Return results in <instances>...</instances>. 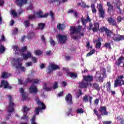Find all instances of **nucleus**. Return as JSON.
Listing matches in <instances>:
<instances>
[{
    "mask_svg": "<svg viewBox=\"0 0 124 124\" xmlns=\"http://www.w3.org/2000/svg\"><path fill=\"white\" fill-rule=\"evenodd\" d=\"M102 31H103L106 32L107 34L108 38L112 37L115 41H120L122 39H124V36H120L118 35H114L111 31H108V29L103 27L101 28Z\"/></svg>",
    "mask_w": 124,
    "mask_h": 124,
    "instance_id": "obj_1",
    "label": "nucleus"
},
{
    "mask_svg": "<svg viewBox=\"0 0 124 124\" xmlns=\"http://www.w3.org/2000/svg\"><path fill=\"white\" fill-rule=\"evenodd\" d=\"M36 102L38 105V106H42V107H37L35 108V113L36 115H39V112H42V110H44L46 109V106L44 104V103L41 102L40 100H39V98L36 97Z\"/></svg>",
    "mask_w": 124,
    "mask_h": 124,
    "instance_id": "obj_2",
    "label": "nucleus"
},
{
    "mask_svg": "<svg viewBox=\"0 0 124 124\" xmlns=\"http://www.w3.org/2000/svg\"><path fill=\"white\" fill-rule=\"evenodd\" d=\"M9 98V105L8 106V113H12L14 111V106L15 104L13 102V99H12V96L10 95H8Z\"/></svg>",
    "mask_w": 124,
    "mask_h": 124,
    "instance_id": "obj_3",
    "label": "nucleus"
},
{
    "mask_svg": "<svg viewBox=\"0 0 124 124\" xmlns=\"http://www.w3.org/2000/svg\"><path fill=\"white\" fill-rule=\"evenodd\" d=\"M58 38L59 43L60 44H65L67 41V36L66 35H62L58 34L56 36Z\"/></svg>",
    "mask_w": 124,
    "mask_h": 124,
    "instance_id": "obj_4",
    "label": "nucleus"
},
{
    "mask_svg": "<svg viewBox=\"0 0 124 124\" xmlns=\"http://www.w3.org/2000/svg\"><path fill=\"white\" fill-rule=\"evenodd\" d=\"M123 79H124V76L118 77L117 78L116 80L114 82V88H117L119 85L122 86V85H124V81Z\"/></svg>",
    "mask_w": 124,
    "mask_h": 124,
    "instance_id": "obj_5",
    "label": "nucleus"
},
{
    "mask_svg": "<svg viewBox=\"0 0 124 124\" xmlns=\"http://www.w3.org/2000/svg\"><path fill=\"white\" fill-rule=\"evenodd\" d=\"M60 69V66L54 64H51L48 66L47 74H51L54 70Z\"/></svg>",
    "mask_w": 124,
    "mask_h": 124,
    "instance_id": "obj_6",
    "label": "nucleus"
},
{
    "mask_svg": "<svg viewBox=\"0 0 124 124\" xmlns=\"http://www.w3.org/2000/svg\"><path fill=\"white\" fill-rule=\"evenodd\" d=\"M23 112L25 113V114L21 117V120H26V121H28L29 120V116H28V113L27 112H29V111H30V110H31V109L28 107H27V106H24L23 108Z\"/></svg>",
    "mask_w": 124,
    "mask_h": 124,
    "instance_id": "obj_7",
    "label": "nucleus"
},
{
    "mask_svg": "<svg viewBox=\"0 0 124 124\" xmlns=\"http://www.w3.org/2000/svg\"><path fill=\"white\" fill-rule=\"evenodd\" d=\"M2 87H4V89H8L9 90H11V89H12V86L9 85V83H8V82L7 81H1L0 88H2Z\"/></svg>",
    "mask_w": 124,
    "mask_h": 124,
    "instance_id": "obj_8",
    "label": "nucleus"
},
{
    "mask_svg": "<svg viewBox=\"0 0 124 124\" xmlns=\"http://www.w3.org/2000/svg\"><path fill=\"white\" fill-rule=\"evenodd\" d=\"M97 8L99 11V17L100 18H104V15L105 14V12L103 10L102 5H101V4L98 5Z\"/></svg>",
    "mask_w": 124,
    "mask_h": 124,
    "instance_id": "obj_9",
    "label": "nucleus"
},
{
    "mask_svg": "<svg viewBox=\"0 0 124 124\" xmlns=\"http://www.w3.org/2000/svg\"><path fill=\"white\" fill-rule=\"evenodd\" d=\"M31 82H33L34 84H38L39 82H40V80L39 79H35L34 80L31 79L30 78H28L26 79L25 81L23 83L24 86H27L29 83H31Z\"/></svg>",
    "mask_w": 124,
    "mask_h": 124,
    "instance_id": "obj_10",
    "label": "nucleus"
},
{
    "mask_svg": "<svg viewBox=\"0 0 124 124\" xmlns=\"http://www.w3.org/2000/svg\"><path fill=\"white\" fill-rule=\"evenodd\" d=\"M28 0H16V3L17 6H19L21 8L23 5L26 4Z\"/></svg>",
    "mask_w": 124,
    "mask_h": 124,
    "instance_id": "obj_11",
    "label": "nucleus"
},
{
    "mask_svg": "<svg viewBox=\"0 0 124 124\" xmlns=\"http://www.w3.org/2000/svg\"><path fill=\"white\" fill-rule=\"evenodd\" d=\"M70 33L71 35L78 34V28H76L75 26H70Z\"/></svg>",
    "mask_w": 124,
    "mask_h": 124,
    "instance_id": "obj_12",
    "label": "nucleus"
},
{
    "mask_svg": "<svg viewBox=\"0 0 124 124\" xmlns=\"http://www.w3.org/2000/svg\"><path fill=\"white\" fill-rule=\"evenodd\" d=\"M66 102L68 104H72V95L70 93L66 95L65 97Z\"/></svg>",
    "mask_w": 124,
    "mask_h": 124,
    "instance_id": "obj_13",
    "label": "nucleus"
},
{
    "mask_svg": "<svg viewBox=\"0 0 124 124\" xmlns=\"http://www.w3.org/2000/svg\"><path fill=\"white\" fill-rule=\"evenodd\" d=\"M29 93H37V88H36V86H34L33 85H31L29 88Z\"/></svg>",
    "mask_w": 124,
    "mask_h": 124,
    "instance_id": "obj_14",
    "label": "nucleus"
},
{
    "mask_svg": "<svg viewBox=\"0 0 124 124\" xmlns=\"http://www.w3.org/2000/svg\"><path fill=\"white\" fill-rule=\"evenodd\" d=\"M83 78L86 82H91L93 80V77L92 76H83Z\"/></svg>",
    "mask_w": 124,
    "mask_h": 124,
    "instance_id": "obj_15",
    "label": "nucleus"
},
{
    "mask_svg": "<svg viewBox=\"0 0 124 124\" xmlns=\"http://www.w3.org/2000/svg\"><path fill=\"white\" fill-rule=\"evenodd\" d=\"M81 22L83 26H84V28H86V24L87 22H91V18H90V16H89V15H87L86 19H85L84 18H81Z\"/></svg>",
    "mask_w": 124,
    "mask_h": 124,
    "instance_id": "obj_16",
    "label": "nucleus"
},
{
    "mask_svg": "<svg viewBox=\"0 0 124 124\" xmlns=\"http://www.w3.org/2000/svg\"><path fill=\"white\" fill-rule=\"evenodd\" d=\"M21 57H23V60L26 61L31 57V53L28 51L27 54H23V55H21Z\"/></svg>",
    "mask_w": 124,
    "mask_h": 124,
    "instance_id": "obj_17",
    "label": "nucleus"
},
{
    "mask_svg": "<svg viewBox=\"0 0 124 124\" xmlns=\"http://www.w3.org/2000/svg\"><path fill=\"white\" fill-rule=\"evenodd\" d=\"M89 98L90 104H92V100H93V97L90 96L89 95H85L83 98V100L84 102H89Z\"/></svg>",
    "mask_w": 124,
    "mask_h": 124,
    "instance_id": "obj_18",
    "label": "nucleus"
},
{
    "mask_svg": "<svg viewBox=\"0 0 124 124\" xmlns=\"http://www.w3.org/2000/svg\"><path fill=\"white\" fill-rule=\"evenodd\" d=\"M78 1H81L78 3V6H81L83 8H89L90 6L87 5L85 2H84L82 0H78Z\"/></svg>",
    "mask_w": 124,
    "mask_h": 124,
    "instance_id": "obj_19",
    "label": "nucleus"
},
{
    "mask_svg": "<svg viewBox=\"0 0 124 124\" xmlns=\"http://www.w3.org/2000/svg\"><path fill=\"white\" fill-rule=\"evenodd\" d=\"M78 32L79 33V36H83L85 32V28H82V26H79L78 27Z\"/></svg>",
    "mask_w": 124,
    "mask_h": 124,
    "instance_id": "obj_20",
    "label": "nucleus"
},
{
    "mask_svg": "<svg viewBox=\"0 0 124 124\" xmlns=\"http://www.w3.org/2000/svg\"><path fill=\"white\" fill-rule=\"evenodd\" d=\"M100 111L101 112V115H102V116H107V115H108V112L106 111V108L104 107H101Z\"/></svg>",
    "mask_w": 124,
    "mask_h": 124,
    "instance_id": "obj_21",
    "label": "nucleus"
},
{
    "mask_svg": "<svg viewBox=\"0 0 124 124\" xmlns=\"http://www.w3.org/2000/svg\"><path fill=\"white\" fill-rule=\"evenodd\" d=\"M100 76V73H99V72H97L95 77L96 80V81H99V82H103V78Z\"/></svg>",
    "mask_w": 124,
    "mask_h": 124,
    "instance_id": "obj_22",
    "label": "nucleus"
},
{
    "mask_svg": "<svg viewBox=\"0 0 124 124\" xmlns=\"http://www.w3.org/2000/svg\"><path fill=\"white\" fill-rule=\"evenodd\" d=\"M108 23L110 24V25H112V26H115V27H118V25H117V22H116V21H115L113 18L110 17V18H108Z\"/></svg>",
    "mask_w": 124,
    "mask_h": 124,
    "instance_id": "obj_23",
    "label": "nucleus"
},
{
    "mask_svg": "<svg viewBox=\"0 0 124 124\" xmlns=\"http://www.w3.org/2000/svg\"><path fill=\"white\" fill-rule=\"evenodd\" d=\"M57 29L59 31H63L65 29V25L64 24L59 23L57 24Z\"/></svg>",
    "mask_w": 124,
    "mask_h": 124,
    "instance_id": "obj_24",
    "label": "nucleus"
},
{
    "mask_svg": "<svg viewBox=\"0 0 124 124\" xmlns=\"http://www.w3.org/2000/svg\"><path fill=\"white\" fill-rule=\"evenodd\" d=\"M43 14V13L42 11H39L38 13H37L40 18H46V17H48V16L49 15V14H46L44 15H42Z\"/></svg>",
    "mask_w": 124,
    "mask_h": 124,
    "instance_id": "obj_25",
    "label": "nucleus"
},
{
    "mask_svg": "<svg viewBox=\"0 0 124 124\" xmlns=\"http://www.w3.org/2000/svg\"><path fill=\"white\" fill-rule=\"evenodd\" d=\"M44 28H45V23H39L38 24V30H44Z\"/></svg>",
    "mask_w": 124,
    "mask_h": 124,
    "instance_id": "obj_26",
    "label": "nucleus"
},
{
    "mask_svg": "<svg viewBox=\"0 0 124 124\" xmlns=\"http://www.w3.org/2000/svg\"><path fill=\"white\" fill-rule=\"evenodd\" d=\"M71 78H73V79H75V78H77V74L74 73H71V72H69L67 74Z\"/></svg>",
    "mask_w": 124,
    "mask_h": 124,
    "instance_id": "obj_27",
    "label": "nucleus"
},
{
    "mask_svg": "<svg viewBox=\"0 0 124 124\" xmlns=\"http://www.w3.org/2000/svg\"><path fill=\"white\" fill-rule=\"evenodd\" d=\"M100 47H101V43L100 42V38H98V40L97 41V43L96 44V48L97 49H100Z\"/></svg>",
    "mask_w": 124,
    "mask_h": 124,
    "instance_id": "obj_28",
    "label": "nucleus"
},
{
    "mask_svg": "<svg viewBox=\"0 0 124 124\" xmlns=\"http://www.w3.org/2000/svg\"><path fill=\"white\" fill-rule=\"evenodd\" d=\"M99 29V24L98 23H94V28L93 29V31H96Z\"/></svg>",
    "mask_w": 124,
    "mask_h": 124,
    "instance_id": "obj_29",
    "label": "nucleus"
},
{
    "mask_svg": "<svg viewBox=\"0 0 124 124\" xmlns=\"http://www.w3.org/2000/svg\"><path fill=\"white\" fill-rule=\"evenodd\" d=\"M28 19L29 20H30V21H32L35 20V19H36V16H35V15H30L28 16Z\"/></svg>",
    "mask_w": 124,
    "mask_h": 124,
    "instance_id": "obj_30",
    "label": "nucleus"
},
{
    "mask_svg": "<svg viewBox=\"0 0 124 124\" xmlns=\"http://www.w3.org/2000/svg\"><path fill=\"white\" fill-rule=\"evenodd\" d=\"M34 36V33L33 32H30L29 34H28L27 38L28 39H31L32 37Z\"/></svg>",
    "mask_w": 124,
    "mask_h": 124,
    "instance_id": "obj_31",
    "label": "nucleus"
},
{
    "mask_svg": "<svg viewBox=\"0 0 124 124\" xmlns=\"http://www.w3.org/2000/svg\"><path fill=\"white\" fill-rule=\"evenodd\" d=\"M88 87V83L82 82L79 83L80 88H87Z\"/></svg>",
    "mask_w": 124,
    "mask_h": 124,
    "instance_id": "obj_32",
    "label": "nucleus"
},
{
    "mask_svg": "<svg viewBox=\"0 0 124 124\" xmlns=\"http://www.w3.org/2000/svg\"><path fill=\"white\" fill-rule=\"evenodd\" d=\"M52 87H47V84H46V83L44 84V90L45 91H46V92H50L52 91Z\"/></svg>",
    "mask_w": 124,
    "mask_h": 124,
    "instance_id": "obj_33",
    "label": "nucleus"
},
{
    "mask_svg": "<svg viewBox=\"0 0 124 124\" xmlns=\"http://www.w3.org/2000/svg\"><path fill=\"white\" fill-rule=\"evenodd\" d=\"M22 98H23V100H26L27 98H28V93L25 92L24 93L21 94Z\"/></svg>",
    "mask_w": 124,
    "mask_h": 124,
    "instance_id": "obj_34",
    "label": "nucleus"
},
{
    "mask_svg": "<svg viewBox=\"0 0 124 124\" xmlns=\"http://www.w3.org/2000/svg\"><path fill=\"white\" fill-rule=\"evenodd\" d=\"M95 52V49H93L92 50H91L90 51L89 53H88L87 54V57H90V56H92V55H93Z\"/></svg>",
    "mask_w": 124,
    "mask_h": 124,
    "instance_id": "obj_35",
    "label": "nucleus"
},
{
    "mask_svg": "<svg viewBox=\"0 0 124 124\" xmlns=\"http://www.w3.org/2000/svg\"><path fill=\"white\" fill-rule=\"evenodd\" d=\"M27 50H28V47L27 46H24L21 48L19 51L20 53H25V52L27 51Z\"/></svg>",
    "mask_w": 124,
    "mask_h": 124,
    "instance_id": "obj_36",
    "label": "nucleus"
},
{
    "mask_svg": "<svg viewBox=\"0 0 124 124\" xmlns=\"http://www.w3.org/2000/svg\"><path fill=\"white\" fill-rule=\"evenodd\" d=\"M107 89L108 93H110V91H111V83L109 81L107 83Z\"/></svg>",
    "mask_w": 124,
    "mask_h": 124,
    "instance_id": "obj_37",
    "label": "nucleus"
},
{
    "mask_svg": "<svg viewBox=\"0 0 124 124\" xmlns=\"http://www.w3.org/2000/svg\"><path fill=\"white\" fill-rule=\"evenodd\" d=\"M35 115H33L31 119V124H37L35 122Z\"/></svg>",
    "mask_w": 124,
    "mask_h": 124,
    "instance_id": "obj_38",
    "label": "nucleus"
},
{
    "mask_svg": "<svg viewBox=\"0 0 124 124\" xmlns=\"http://www.w3.org/2000/svg\"><path fill=\"white\" fill-rule=\"evenodd\" d=\"M91 8L93 13H96V9L95 6H94V4H91Z\"/></svg>",
    "mask_w": 124,
    "mask_h": 124,
    "instance_id": "obj_39",
    "label": "nucleus"
},
{
    "mask_svg": "<svg viewBox=\"0 0 124 124\" xmlns=\"http://www.w3.org/2000/svg\"><path fill=\"white\" fill-rule=\"evenodd\" d=\"M3 52H5V48L3 46L0 44V53H3Z\"/></svg>",
    "mask_w": 124,
    "mask_h": 124,
    "instance_id": "obj_40",
    "label": "nucleus"
},
{
    "mask_svg": "<svg viewBox=\"0 0 124 124\" xmlns=\"http://www.w3.org/2000/svg\"><path fill=\"white\" fill-rule=\"evenodd\" d=\"M24 25L25 28H29V27H30V21L26 20L24 23Z\"/></svg>",
    "mask_w": 124,
    "mask_h": 124,
    "instance_id": "obj_41",
    "label": "nucleus"
},
{
    "mask_svg": "<svg viewBox=\"0 0 124 124\" xmlns=\"http://www.w3.org/2000/svg\"><path fill=\"white\" fill-rule=\"evenodd\" d=\"M124 57H121L119 58V59H118V65H120L121 64V63H123V61H124Z\"/></svg>",
    "mask_w": 124,
    "mask_h": 124,
    "instance_id": "obj_42",
    "label": "nucleus"
},
{
    "mask_svg": "<svg viewBox=\"0 0 124 124\" xmlns=\"http://www.w3.org/2000/svg\"><path fill=\"white\" fill-rule=\"evenodd\" d=\"M53 89H54V90H56V89H58V88H59V87L58 86V82L57 81H55L54 83L52 86Z\"/></svg>",
    "mask_w": 124,
    "mask_h": 124,
    "instance_id": "obj_43",
    "label": "nucleus"
},
{
    "mask_svg": "<svg viewBox=\"0 0 124 124\" xmlns=\"http://www.w3.org/2000/svg\"><path fill=\"white\" fill-rule=\"evenodd\" d=\"M11 13L14 17H17V16H18L17 13H16V12L14 10H12L11 11Z\"/></svg>",
    "mask_w": 124,
    "mask_h": 124,
    "instance_id": "obj_44",
    "label": "nucleus"
},
{
    "mask_svg": "<svg viewBox=\"0 0 124 124\" xmlns=\"http://www.w3.org/2000/svg\"><path fill=\"white\" fill-rule=\"evenodd\" d=\"M93 88H94V89H96L97 91H99L100 89H99V86H98V84L96 83H94L93 84Z\"/></svg>",
    "mask_w": 124,
    "mask_h": 124,
    "instance_id": "obj_45",
    "label": "nucleus"
},
{
    "mask_svg": "<svg viewBox=\"0 0 124 124\" xmlns=\"http://www.w3.org/2000/svg\"><path fill=\"white\" fill-rule=\"evenodd\" d=\"M35 53L37 56H40V55L42 54V51H41L40 50H35Z\"/></svg>",
    "mask_w": 124,
    "mask_h": 124,
    "instance_id": "obj_46",
    "label": "nucleus"
},
{
    "mask_svg": "<svg viewBox=\"0 0 124 124\" xmlns=\"http://www.w3.org/2000/svg\"><path fill=\"white\" fill-rule=\"evenodd\" d=\"M72 112V108L70 107L68 108V111L67 112V116H69Z\"/></svg>",
    "mask_w": 124,
    "mask_h": 124,
    "instance_id": "obj_47",
    "label": "nucleus"
},
{
    "mask_svg": "<svg viewBox=\"0 0 124 124\" xmlns=\"http://www.w3.org/2000/svg\"><path fill=\"white\" fill-rule=\"evenodd\" d=\"M59 2V4H61L62 3V2L59 1V0H50L49 2L50 3H54V2Z\"/></svg>",
    "mask_w": 124,
    "mask_h": 124,
    "instance_id": "obj_48",
    "label": "nucleus"
},
{
    "mask_svg": "<svg viewBox=\"0 0 124 124\" xmlns=\"http://www.w3.org/2000/svg\"><path fill=\"white\" fill-rule=\"evenodd\" d=\"M13 49L15 52H18L20 50V48H19V46H13Z\"/></svg>",
    "mask_w": 124,
    "mask_h": 124,
    "instance_id": "obj_49",
    "label": "nucleus"
},
{
    "mask_svg": "<svg viewBox=\"0 0 124 124\" xmlns=\"http://www.w3.org/2000/svg\"><path fill=\"white\" fill-rule=\"evenodd\" d=\"M49 42L51 46H55L56 45V42L53 39H51Z\"/></svg>",
    "mask_w": 124,
    "mask_h": 124,
    "instance_id": "obj_50",
    "label": "nucleus"
},
{
    "mask_svg": "<svg viewBox=\"0 0 124 124\" xmlns=\"http://www.w3.org/2000/svg\"><path fill=\"white\" fill-rule=\"evenodd\" d=\"M49 14L50 15V17L52 20H54L55 19V17H54V13H53V11H50Z\"/></svg>",
    "mask_w": 124,
    "mask_h": 124,
    "instance_id": "obj_51",
    "label": "nucleus"
},
{
    "mask_svg": "<svg viewBox=\"0 0 124 124\" xmlns=\"http://www.w3.org/2000/svg\"><path fill=\"white\" fill-rule=\"evenodd\" d=\"M105 46L106 47V48L110 49V48H111V45L109 43H107L105 44Z\"/></svg>",
    "mask_w": 124,
    "mask_h": 124,
    "instance_id": "obj_52",
    "label": "nucleus"
},
{
    "mask_svg": "<svg viewBox=\"0 0 124 124\" xmlns=\"http://www.w3.org/2000/svg\"><path fill=\"white\" fill-rule=\"evenodd\" d=\"M2 78H7V73L3 72L2 73Z\"/></svg>",
    "mask_w": 124,
    "mask_h": 124,
    "instance_id": "obj_53",
    "label": "nucleus"
},
{
    "mask_svg": "<svg viewBox=\"0 0 124 124\" xmlns=\"http://www.w3.org/2000/svg\"><path fill=\"white\" fill-rule=\"evenodd\" d=\"M93 112H94L95 115H97V117H98V119H100V115H98V113L97 112V111H96V109H94Z\"/></svg>",
    "mask_w": 124,
    "mask_h": 124,
    "instance_id": "obj_54",
    "label": "nucleus"
},
{
    "mask_svg": "<svg viewBox=\"0 0 124 124\" xmlns=\"http://www.w3.org/2000/svg\"><path fill=\"white\" fill-rule=\"evenodd\" d=\"M108 11L109 13H111V12H112V11H113V6H108Z\"/></svg>",
    "mask_w": 124,
    "mask_h": 124,
    "instance_id": "obj_55",
    "label": "nucleus"
},
{
    "mask_svg": "<svg viewBox=\"0 0 124 124\" xmlns=\"http://www.w3.org/2000/svg\"><path fill=\"white\" fill-rule=\"evenodd\" d=\"M23 12H24V10L22 9H19L18 10V15H21V14H22V13H23Z\"/></svg>",
    "mask_w": 124,
    "mask_h": 124,
    "instance_id": "obj_56",
    "label": "nucleus"
},
{
    "mask_svg": "<svg viewBox=\"0 0 124 124\" xmlns=\"http://www.w3.org/2000/svg\"><path fill=\"white\" fill-rule=\"evenodd\" d=\"M85 111L82 108H78V113H79L80 114H83Z\"/></svg>",
    "mask_w": 124,
    "mask_h": 124,
    "instance_id": "obj_57",
    "label": "nucleus"
},
{
    "mask_svg": "<svg viewBox=\"0 0 124 124\" xmlns=\"http://www.w3.org/2000/svg\"><path fill=\"white\" fill-rule=\"evenodd\" d=\"M86 46L87 47V48H88V49H90V48L91 49H92V48H93V46H90V42H87L86 43Z\"/></svg>",
    "mask_w": 124,
    "mask_h": 124,
    "instance_id": "obj_58",
    "label": "nucleus"
},
{
    "mask_svg": "<svg viewBox=\"0 0 124 124\" xmlns=\"http://www.w3.org/2000/svg\"><path fill=\"white\" fill-rule=\"evenodd\" d=\"M19 91L21 93V94H23V93H25L24 91V88H19Z\"/></svg>",
    "mask_w": 124,
    "mask_h": 124,
    "instance_id": "obj_59",
    "label": "nucleus"
},
{
    "mask_svg": "<svg viewBox=\"0 0 124 124\" xmlns=\"http://www.w3.org/2000/svg\"><path fill=\"white\" fill-rule=\"evenodd\" d=\"M16 62H23V59L21 58H18L16 60Z\"/></svg>",
    "mask_w": 124,
    "mask_h": 124,
    "instance_id": "obj_60",
    "label": "nucleus"
},
{
    "mask_svg": "<svg viewBox=\"0 0 124 124\" xmlns=\"http://www.w3.org/2000/svg\"><path fill=\"white\" fill-rule=\"evenodd\" d=\"M26 36L25 35H23L21 38V40H20L21 42L22 43L24 42V41H25V40L26 39Z\"/></svg>",
    "mask_w": 124,
    "mask_h": 124,
    "instance_id": "obj_61",
    "label": "nucleus"
},
{
    "mask_svg": "<svg viewBox=\"0 0 124 124\" xmlns=\"http://www.w3.org/2000/svg\"><path fill=\"white\" fill-rule=\"evenodd\" d=\"M31 60H32V62H36V57H31Z\"/></svg>",
    "mask_w": 124,
    "mask_h": 124,
    "instance_id": "obj_62",
    "label": "nucleus"
},
{
    "mask_svg": "<svg viewBox=\"0 0 124 124\" xmlns=\"http://www.w3.org/2000/svg\"><path fill=\"white\" fill-rule=\"evenodd\" d=\"M18 66H16L17 68H21L22 67V63L21 62H18Z\"/></svg>",
    "mask_w": 124,
    "mask_h": 124,
    "instance_id": "obj_63",
    "label": "nucleus"
},
{
    "mask_svg": "<svg viewBox=\"0 0 124 124\" xmlns=\"http://www.w3.org/2000/svg\"><path fill=\"white\" fill-rule=\"evenodd\" d=\"M26 64L27 66H31L32 63H31V62H27Z\"/></svg>",
    "mask_w": 124,
    "mask_h": 124,
    "instance_id": "obj_64",
    "label": "nucleus"
}]
</instances>
